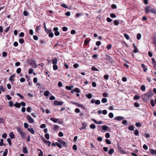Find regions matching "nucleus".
I'll use <instances>...</instances> for the list:
<instances>
[{
    "label": "nucleus",
    "instance_id": "obj_1",
    "mask_svg": "<svg viewBox=\"0 0 156 156\" xmlns=\"http://www.w3.org/2000/svg\"><path fill=\"white\" fill-rule=\"evenodd\" d=\"M154 94L152 91H148L143 96V101L144 102H147V100L151 98Z\"/></svg>",
    "mask_w": 156,
    "mask_h": 156
},
{
    "label": "nucleus",
    "instance_id": "obj_2",
    "mask_svg": "<svg viewBox=\"0 0 156 156\" xmlns=\"http://www.w3.org/2000/svg\"><path fill=\"white\" fill-rule=\"evenodd\" d=\"M144 10L145 13L146 14H148L149 13L156 14L155 9L150 5H147L144 8Z\"/></svg>",
    "mask_w": 156,
    "mask_h": 156
},
{
    "label": "nucleus",
    "instance_id": "obj_3",
    "mask_svg": "<svg viewBox=\"0 0 156 156\" xmlns=\"http://www.w3.org/2000/svg\"><path fill=\"white\" fill-rule=\"evenodd\" d=\"M27 62L28 65L34 68H37V66L35 62L32 59H28L27 61Z\"/></svg>",
    "mask_w": 156,
    "mask_h": 156
},
{
    "label": "nucleus",
    "instance_id": "obj_4",
    "mask_svg": "<svg viewBox=\"0 0 156 156\" xmlns=\"http://www.w3.org/2000/svg\"><path fill=\"white\" fill-rule=\"evenodd\" d=\"M16 129L17 131L20 133L21 136V137L22 138L24 139L25 138L24 136L25 134L24 133L22 129H21L19 127H17L16 128Z\"/></svg>",
    "mask_w": 156,
    "mask_h": 156
},
{
    "label": "nucleus",
    "instance_id": "obj_5",
    "mask_svg": "<svg viewBox=\"0 0 156 156\" xmlns=\"http://www.w3.org/2000/svg\"><path fill=\"white\" fill-rule=\"evenodd\" d=\"M52 64H53V69L54 70H56L58 69V67L56 65L57 62V59H53L52 61Z\"/></svg>",
    "mask_w": 156,
    "mask_h": 156
},
{
    "label": "nucleus",
    "instance_id": "obj_6",
    "mask_svg": "<svg viewBox=\"0 0 156 156\" xmlns=\"http://www.w3.org/2000/svg\"><path fill=\"white\" fill-rule=\"evenodd\" d=\"M57 141L58 142V143L61 145H62V147H67V145L66 143L65 142L63 141L60 138L58 139L57 140Z\"/></svg>",
    "mask_w": 156,
    "mask_h": 156
},
{
    "label": "nucleus",
    "instance_id": "obj_7",
    "mask_svg": "<svg viewBox=\"0 0 156 156\" xmlns=\"http://www.w3.org/2000/svg\"><path fill=\"white\" fill-rule=\"evenodd\" d=\"M58 29L57 27H55L53 28V30L55 31V35L56 36H58L60 34V33L58 31Z\"/></svg>",
    "mask_w": 156,
    "mask_h": 156
},
{
    "label": "nucleus",
    "instance_id": "obj_8",
    "mask_svg": "<svg viewBox=\"0 0 156 156\" xmlns=\"http://www.w3.org/2000/svg\"><path fill=\"white\" fill-rule=\"evenodd\" d=\"M106 63L107 64H112L114 63L113 59H105Z\"/></svg>",
    "mask_w": 156,
    "mask_h": 156
},
{
    "label": "nucleus",
    "instance_id": "obj_9",
    "mask_svg": "<svg viewBox=\"0 0 156 156\" xmlns=\"http://www.w3.org/2000/svg\"><path fill=\"white\" fill-rule=\"evenodd\" d=\"M63 102L62 101H58L55 100L54 101V104L55 105H61L63 104Z\"/></svg>",
    "mask_w": 156,
    "mask_h": 156
},
{
    "label": "nucleus",
    "instance_id": "obj_10",
    "mask_svg": "<svg viewBox=\"0 0 156 156\" xmlns=\"http://www.w3.org/2000/svg\"><path fill=\"white\" fill-rule=\"evenodd\" d=\"M119 151L122 154H124L125 153L124 150L122 149V147L120 146H118V147Z\"/></svg>",
    "mask_w": 156,
    "mask_h": 156
},
{
    "label": "nucleus",
    "instance_id": "obj_11",
    "mask_svg": "<svg viewBox=\"0 0 156 156\" xmlns=\"http://www.w3.org/2000/svg\"><path fill=\"white\" fill-rule=\"evenodd\" d=\"M124 119V117L121 116H117L114 118V120L118 121H121L123 120Z\"/></svg>",
    "mask_w": 156,
    "mask_h": 156
},
{
    "label": "nucleus",
    "instance_id": "obj_12",
    "mask_svg": "<svg viewBox=\"0 0 156 156\" xmlns=\"http://www.w3.org/2000/svg\"><path fill=\"white\" fill-rule=\"evenodd\" d=\"M27 119L30 123H32L34 122V119L31 118L30 116V115H28L27 116Z\"/></svg>",
    "mask_w": 156,
    "mask_h": 156
},
{
    "label": "nucleus",
    "instance_id": "obj_13",
    "mask_svg": "<svg viewBox=\"0 0 156 156\" xmlns=\"http://www.w3.org/2000/svg\"><path fill=\"white\" fill-rule=\"evenodd\" d=\"M51 145L54 147L56 145H57L58 147L60 148H62V145L59 144L58 143L56 142V143H53L51 144Z\"/></svg>",
    "mask_w": 156,
    "mask_h": 156
},
{
    "label": "nucleus",
    "instance_id": "obj_14",
    "mask_svg": "<svg viewBox=\"0 0 156 156\" xmlns=\"http://www.w3.org/2000/svg\"><path fill=\"white\" fill-rule=\"evenodd\" d=\"M149 151L152 155H154L156 156V149L154 150L153 149H151L149 150Z\"/></svg>",
    "mask_w": 156,
    "mask_h": 156
},
{
    "label": "nucleus",
    "instance_id": "obj_15",
    "mask_svg": "<svg viewBox=\"0 0 156 156\" xmlns=\"http://www.w3.org/2000/svg\"><path fill=\"white\" fill-rule=\"evenodd\" d=\"M43 141L46 144H47L49 147H50V144H51V142H50L49 141L46 140L44 138H43Z\"/></svg>",
    "mask_w": 156,
    "mask_h": 156
},
{
    "label": "nucleus",
    "instance_id": "obj_16",
    "mask_svg": "<svg viewBox=\"0 0 156 156\" xmlns=\"http://www.w3.org/2000/svg\"><path fill=\"white\" fill-rule=\"evenodd\" d=\"M80 90L78 88H76L73 90H71V92L72 93H73L74 92H76L77 93H79L80 92Z\"/></svg>",
    "mask_w": 156,
    "mask_h": 156
},
{
    "label": "nucleus",
    "instance_id": "obj_17",
    "mask_svg": "<svg viewBox=\"0 0 156 156\" xmlns=\"http://www.w3.org/2000/svg\"><path fill=\"white\" fill-rule=\"evenodd\" d=\"M141 66L144 70V71L146 72L147 70V68L146 67L144 63L142 64H141Z\"/></svg>",
    "mask_w": 156,
    "mask_h": 156
},
{
    "label": "nucleus",
    "instance_id": "obj_18",
    "mask_svg": "<svg viewBox=\"0 0 156 156\" xmlns=\"http://www.w3.org/2000/svg\"><path fill=\"white\" fill-rule=\"evenodd\" d=\"M133 46L134 49V50L133 51V52L134 53H137L138 51V48H137L136 46H135V45L134 43L133 44Z\"/></svg>",
    "mask_w": 156,
    "mask_h": 156
},
{
    "label": "nucleus",
    "instance_id": "obj_19",
    "mask_svg": "<svg viewBox=\"0 0 156 156\" xmlns=\"http://www.w3.org/2000/svg\"><path fill=\"white\" fill-rule=\"evenodd\" d=\"M15 76V74H13L11 75L9 78V81H10L11 82L14 81V80H13L12 78H13Z\"/></svg>",
    "mask_w": 156,
    "mask_h": 156
},
{
    "label": "nucleus",
    "instance_id": "obj_20",
    "mask_svg": "<svg viewBox=\"0 0 156 156\" xmlns=\"http://www.w3.org/2000/svg\"><path fill=\"white\" fill-rule=\"evenodd\" d=\"M152 43L154 44L155 46H156V37H153L152 40Z\"/></svg>",
    "mask_w": 156,
    "mask_h": 156
},
{
    "label": "nucleus",
    "instance_id": "obj_21",
    "mask_svg": "<svg viewBox=\"0 0 156 156\" xmlns=\"http://www.w3.org/2000/svg\"><path fill=\"white\" fill-rule=\"evenodd\" d=\"M14 106L17 108H19L21 106V105L20 103L18 102H16V103L14 104Z\"/></svg>",
    "mask_w": 156,
    "mask_h": 156
},
{
    "label": "nucleus",
    "instance_id": "obj_22",
    "mask_svg": "<svg viewBox=\"0 0 156 156\" xmlns=\"http://www.w3.org/2000/svg\"><path fill=\"white\" fill-rule=\"evenodd\" d=\"M50 120L55 123H57L58 122L59 119L57 118H51Z\"/></svg>",
    "mask_w": 156,
    "mask_h": 156
},
{
    "label": "nucleus",
    "instance_id": "obj_23",
    "mask_svg": "<svg viewBox=\"0 0 156 156\" xmlns=\"http://www.w3.org/2000/svg\"><path fill=\"white\" fill-rule=\"evenodd\" d=\"M82 126V127H80V130H82L83 129H86V125L85 123H83Z\"/></svg>",
    "mask_w": 156,
    "mask_h": 156
},
{
    "label": "nucleus",
    "instance_id": "obj_24",
    "mask_svg": "<svg viewBox=\"0 0 156 156\" xmlns=\"http://www.w3.org/2000/svg\"><path fill=\"white\" fill-rule=\"evenodd\" d=\"M27 130L29 132H30L32 134H34V131L33 128H28Z\"/></svg>",
    "mask_w": 156,
    "mask_h": 156
},
{
    "label": "nucleus",
    "instance_id": "obj_25",
    "mask_svg": "<svg viewBox=\"0 0 156 156\" xmlns=\"http://www.w3.org/2000/svg\"><path fill=\"white\" fill-rule=\"evenodd\" d=\"M23 152L25 154H27L28 153V150L26 147H24L23 148Z\"/></svg>",
    "mask_w": 156,
    "mask_h": 156
},
{
    "label": "nucleus",
    "instance_id": "obj_26",
    "mask_svg": "<svg viewBox=\"0 0 156 156\" xmlns=\"http://www.w3.org/2000/svg\"><path fill=\"white\" fill-rule=\"evenodd\" d=\"M9 136L11 138L13 139L15 137V135L12 132H11L9 134Z\"/></svg>",
    "mask_w": 156,
    "mask_h": 156
},
{
    "label": "nucleus",
    "instance_id": "obj_27",
    "mask_svg": "<svg viewBox=\"0 0 156 156\" xmlns=\"http://www.w3.org/2000/svg\"><path fill=\"white\" fill-rule=\"evenodd\" d=\"M119 20H115L114 21V23L115 25L117 26L119 24Z\"/></svg>",
    "mask_w": 156,
    "mask_h": 156
},
{
    "label": "nucleus",
    "instance_id": "obj_28",
    "mask_svg": "<svg viewBox=\"0 0 156 156\" xmlns=\"http://www.w3.org/2000/svg\"><path fill=\"white\" fill-rule=\"evenodd\" d=\"M73 87V85H71L70 86H66V88L69 90H70Z\"/></svg>",
    "mask_w": 156,
    "mask_h": 156
},
{
    "label": "nucleus",
    "instance_id": "obj_29",
    "mask_svg": "<svg viewBox=\"0 0 156 156\" xmlns=\"http://www.w3.org/2000/svg\"><path fill=\"white\" fill-rule=\"evenodd\" d=\"M114 152V149L113 148H111L108 151V153L109 154L112 155Z\"/></svg>",
    "mask_w": 156,
    "mask_h": 156
},
{
    "label": "nucleus",
    "instance_id": "obj_30",
    "mask_svg": "<svg viewBox=\"0 0 156 156\" xmlns=\"http://www.w3.org/2000/svg\"><path fill=\"white\" fill-rule=\"evenodd\" d=\"M72 104H74L76 106L80 108V106H81V104H79L77 102H73L72 103Z\"/></svg>",
    "mask_w": 156,
    "mask_h": 156
},
{
    "label": "nucleus",
    "instance_id": "obj_31",
    "mask_svg": "<svg viewBox=\"0 0 156 156\" xmlns=\"http://www.w3.org/2000/svg\"><path fill=\"white\" fill-rule=\"evenodd\" d=\"M134 127L133 125H131L128 127V129L131 131H133L134 130Z\"/></svg>",
    "mask_w": 156,
    "mask_h": 156
},
{
    "label": "nucleus",
    "instance_id": "obj_32",
    "mask_svg": "<svg viewBox=\"0 0 156 156\" xmlns=\"http://www.w3.org/2000/svg\"><path fill=\"white\" fill-rule=\"evenodd\" d=\"M141 37V34L140 33H138L136 35V39L138 40H140Z\"/></svg>",
    "mask_w": 156,
    "mask_h": 156
},
{
    "label": "nucleus",
    "instance_id": "obj_33",
    "mask_svg": "<svg viewBox=\"0 0 156 156\" xmlns=\"http://www.w3.org/2000/svg\"><path fill=\"white\" fill-rule=\"evenodd\" d=\"M124 36L125 37L127 40H129V35L127 34L124 33Z\"/></svg>",
    "mask_w": 156,
    "mask_h": 156
},
{
    "label": "nucleus",
    "instance_id": "obj_34",
    "mask_svg": "<svg viewBox=\"0 0 156 156\" xmlns=\"http://www.w3.org/2000/svg\"><path fill=\"white\" fill-rule=\"evenodd\" d=\"M107 99L105 98H103L102 99L101 102L102 103H105L107 102Z\"/></svg>",
    "mask_w": 156,
    "mask_h": 156
},
{
    "label": "nucleus",
    "instance_id": "obj_35",
    "mask_svg": "<svg viewBox=\"0 0 156 156\" xmlns=\"http://www.w3.org/2000/svg\"><path fill=\"white\" fill-rule=\"evenodd\" d=\"M23 14L25 16H28L29 15V13L26 10H25L23 11Z\"/></svg>",
    "mask_w": 156,
    "mask_h": 156
},
{
    "label": "nucleus",
    "instance_id": "obj_36",
    "mask_svg": "<svg viewBox=\"0 0 156 156\" xmlns=\"http://www.w3.org/2000/svg\"><path fill=\"white\" fill-rule=\"evenodd\" d=\"M90 128L94 129L96 128V126L94 124H91L90 126Z\"/></svg>",
    "mask_w": 156,
    "mask_h": 156
},
{
    "label": "nucleus",
    "instance_id": "obj_37",
    "mask_svg": "<svg viewBox=\"0 0 156 156\" xmlns=\"http://www.w3.org/2000/svg\"><path fill=\"white\" fill-rule=\"evenodd\" d=\"M59 128V126L57 125H55L53 126V129L55 130L58 129Z\"/></svg>",
    "mask_w": 156,
    "mask_h": 156
},
{
    "label": "nucleus",
    "instance_id": "obj_38",
    "mask_svg": "<svg viewBox=\"0 0 156 156\" xmlns=\"http://www.w3.org/2000/svg\"><path fill=\"white\" fill-rule=\"evenodd\" d=\"M108 127L104 125L102 127V129L103 130L105 131L108 129Z\"/></svg>",
    "mask_w": 156,
    "mask_h": 156
},
{
    "label": "nucleus",
    "instance_id": "obj_39",
    "mask_svg": "<svg viewBox=\"0 0 156 156\" xmlns=\"http://www.w3.org/2000/svg\"><path fill=\"white\" fill-rule=\"evenodd\" d=\"M134 134L135 135H136L137 136H139V131L137 129L135 130L134 131Z\"/></svg>",
    "mask_w": 156,
    "mask_h": 156
},
{
    "label": "nucleus",
    "instance_id": "obj_40",
    "mask_svg": "<svg viewBox=\"0 0 156 156\" xmlns=\"http://www.w3.org/2000/svg\"><path fill=\"white\" fill-rule=\"evenodd\" d=\"M50 94V92L48 90H47L45 91L44 93V95L46 96H48Z\"/></svg>",
    "mask_w": 156,
    "mask_h": 156
},
{
    "label": "nucleus",
    "instance_id": "obj_41",
    "mask_svg": "<svg viewBox=\"0 0 156 156\" xmlns=\"http://www.w3.org/2000/svg\"><path fill=\"white\" fill-rule=\"evenodd\" d=\"M61 6L63 7V8H66V9H68V7L67 6V5L64 4V3H63L62 4H61Z\"/></svg>",
    "mask_w": 156,
    "mask_h": 156
},
{
    "label": "nucleus",
    "instance_id": "obj_42",
    "mask_svg": "<svg viewBox=\"0 0 156 156\" xmlns=\"http://www.w3.org/2000/svg\"><path fill=\"white\" fill-rule=\"evenodd\" d=\"M141 90L143 91H144L146 89V87L144 85H142L141 87Z\"/></svg>",
    "mask_w": 156,
    "mask_h": 156
},
{
    "label": "nucleus",
    "instance_id": "obj_43",
    "mask_svg": "<svg viewBox=\"0 0 156 156\" xmlns=\"http://www.w3.org/2000/svg\"><path fill=\"white\" fill-rule=\"evenodd\" d=\"M91 69L94 71H98L99 70L97 69L96 68L94 67H92L91 68Z\"/></svg>",
    "mask_w": 156,
    "mask_h": 156
},
{
    "label": "nucleus",
    "instance_id": "obj_44",
    "mask_svg": "<svg viewBox=\"0 0 156 156\" xmlns=\"http://www.w3.org/2000/svg\"><path fill=\"white\" fill-rule=\"evenodd\" d=\"M109 117L110 118H112L113 117L114 115L112 113L110 112L108 114Z\"/></svg>",
    "mask_w": 156,
    "mask_h": 156
},
{
    "label": "nucleus",
    "instance_id": "obj_45",
    "mask_svg": "<svg viewBox=\"0 0 156 156\" xmlns=\"http://www.w3.org/2000/svg\"><path fill=\"white\" fill-rule=\"evenodd\" d=\"M110 16L112 18H115L116 17V15L113 13H111L110 14Z\"/></svg>",
    "mask_w": 156,
    "mask_h": 156
},
{
    "label": "nucleus",
    "instance_id": "obj_46",
    "mask_svg": "<svg viewBox=\"0 0 156 156\" xmlns=\"http://www.w3.org/2000/svg\"><path fill=\"white\" fill-rule=\"evenodd\" d=\"M44 136L46 139L48 140L49 139V135L48 133L45 134Z\"/></svg>",
    "mask_w": 156,
    "mask_h": 156
},
{
    "label": "nucleus",
    "instance_id": "obj_47",
    "mask_svg": "<svg viewBox=\"0 0 156 156\" xmlns=\"http://www.w3.org/2000/svg\"><path fill=\"white\" fill-rule=\"evenodd\" d=\"M140 96H139L138 95H136L134 96L133 99L135 100H138L140 99Z\"/></svg>",
    "mask_w": 156,
    "mask_h": 156
},
{
    "label": "nucleus",
    "instance_id": "obj_48",
    "mask_svg": "<svg viewBox=\"0 0 156 156\" xmlns=\"http://www.w3.org/2000/svg\"><path fill=\"white\" fill-rule=\"evenodd\" d=\"M4 122V120L3 118L2 117H0V124L3 123Z\"/></svg>",
    "mask_w": 156,
    "mask_h": 156
},
{
    "label": "nucleus",
    "instance_id": "obj_49",
    "mask_svg": "<svg viewBox=\"0 0 156 156\" xmlns=\"http://www.w3.org/2000/svg\"><path fill=\"white\" fill-rule=\"evenodd\" d=\"M19 41L21 44H23L24 42V39L23 38H20Z\"/></svg>",
    "mask_w": 156,
    "mask_h": 156
},
{
    "label": "nucleus",
    "instance_id": "obj_50",
    "mask_svg": "<svg viewBox=\"0 0 156 156\" xmlns=\"http://www.w3.org/2000/svg\"><path fill=\"white\" fill-rule=\"evenodd\" d=\"M34 70L32 68H30L29 69L28 73L29 74H32Z\"/></svg>",
    "mask_w": 156,
    "mask_h": 156
},
{
    "label": "nucleus",
    "instance_id": "obj_51",
    "mask_svg": "<svg viewBox=\"0 0 156 156\" xmlns=\"http://www.w3.org/2000/svg\"><path fill=\"white\" fill-rule=\"evenodd\" d=\"M16 95L17 96H19L20 98H21V99H23L24 98V97L23 95H21L19 93H17Z\"/></svg>",
    "mask_w": 156,
    "mask_h": 156
},
{
    "label": "nucleus",
    "instance_id": "obj_52",
    "mask_svg": "<svg viewBox=\"0 0 156 156\" xmlns=\"http://www.w3.org/2000/svg\"><path fill=\"white\" fill-rule=\"evenodd\" d=\"M135 125L136 126L138 127H140L141 126V124L140 122H136L135 123Z\"/></svg>",
    "mask_w": 156,
    "mask_h": 156
},
{
    "label": "nucleus",
    "instance_id": "obj_53",
    "mask_svg": "<svg viewBox=\"0 0 156 156\" xmlns=\"http://www.w3.org/2000/svg\"><path fill=\"white\" fill-rule=\"evenodd\" d=\"M152 107H154L155 105L154 101L153 100H151L150 101Z\"/></svg>",
    "mask_w": 156,
    "mask_h": 156
},
{
    "label": "nucleus",
    "instance_id": "obj_54",
    "mask_svg": "<svg viewBox=\"0 0 156 156\" xmlns=\"http://www.w3.org/2000/svg\"><path fill=\"white\" fill-rule=\"evenodd\" d=\"M3 139H2L0 140V146H2L3 145H4L5 146V144H3Z\"/></svg>",
    "mask_w": 156,
    "mask_h": 156
},
{
    "label": "nucleus",
    "instance_id": "obj_55",
    "mask_svg": "<svg viewBox=\"0 0 156 156\" xmlns=\"http://www.w3.org/2000/svg\"><path fill=\"white\" fill-rule=\"evenodd\" d=\"M95 104L97 105H99L100 104V101L99 100H97L95 101Z\"/></svg>",
    "mask_w": 156,
    "mask_h": 156
},
{
    "label": "nucleus",
    "instance_id": "obj_56",
    "mask_svg": "<svg viewBox=\"0 0 156 156\" xmlns=\"http://www.w3.org/2000/svg\"><path fill=\"white\" fill-rule=\"evenodd\" d=\"M105 137L107 138H109L110 137V134L108 133H106L105 134Z\"/></svg>",
    "mask_w": 156,
    "mask_h": 156
},
{
    "label": "nucleus",
    "instance_id": "obj_57",
    "mask_svg": "<svg viewBox=\"0 0 156 156\" xmlns=\"http://www.w3.org/2000/svg\"><path fill=\"white\" fill-rule=\"evenodd\" d=\"M105 142L106 143L108 144H111V142L108 139H106L105 140Z\"/></svg>",
    "mask_w": 156,
    "mask_h": 156
},
{
    "label": "nucleus",
    "instance_id": "obj_58",
    "mask_svg": "<svg viewBox=\"0 0 156 156\" xmlns=\"http://www.w3.org/2000/svg\"><path fill=\"white\" fill-rule=\"evenodd\" d=\"M7 141L9 145H11L12 144L11 140L10 138H8L7 139Z\"/></svg>",
    "mask_w": 156,
    "mask_h": 156
},
{
    "label": "nucleus",
    "instance_id": "obj_59",
    "mask_svg": "<svg viewBox=\"0 0 156 156\" xmlns=\"http://www.w3.org/2000/svg\"><path fill=\"white\" fill-rule=\"evenodd\" d=\"M2 136L3 138L5 139L7 137V134L6 133H4L2 134Z\"/></svg>",
    "mask_w": 156,
    "mask_h": 156
},
{
    "label": "nucleus",
    "instance_id": "obj_60",
    "mask_svg": "<svg viewBox=\"0 0 156 156\" xmlns=\"http://www.w3.org/2000/svg\"><path fill=\"white\" fill-rule=\"evenodd\" d=\"M96 44L97 46H99L101 45V42L100 41H98L96 42Z\"/></svg>",
    "mask_w": 156,
    "mask_h": 156
},
{
    "label": "nucleus",
    "instance_id": "obj_61",
    "mask_svg": "<svg viewBox=\"0 0 156 156\" xmlns=\"http://www.w3.org/2000/svg\"><path fill=\"white\" fill-rule=\"evenodd\" d=\"M106 20L108 22H111L112 21V19H111L109 17H107L106 18Z\"/></svg>",
    "mask_w": 156,
    "mask_h": 156
},
{
    "label": "nucleus",
    "instance_id": "obj_62",
    "mask_svg": "<svg viewBox=\"0 0 156 156\" xmlns=\"http://www.w3.org/2000/svg\"><path fill=\"white\" fill-rule=\"evenodd\" d=\"M32 108L30 107H28L27 108V111L29 112H30Z\"/></svg>",
    "mask_w": 156,
    "mask_h": 156
},
{
    "label": "nucleus",
    "instance_id": "obj_63",
    "mask_svg": "<svg viewBox=\"0 0 156 156\" xmlns=\"http://www.w3.org/2000/svg\"><path fill=\"white\" fill-rule=\"evenodd\" d=\"M9 105L10 107H12L13 105V103L12 101H10L9 102Z\"/></svg>",
    "mask_w": 156,
    "mask_h": 156
},
{
    "label": "nucleus",
    "instance_id": "obj_64",
    "mask_svg": "<svg viewBox=\"0 0 156 156\" xmlns=\"http://www.w3.org/2000/svg\"><path fill=\"white\" fill-rule=\"evenodd\" d=\"M25 79L23 77L21 78L20 79V82L23 83L25 81Z\"/></svg>",
    "mask_w": 156,
    "mask_h": 156
}]
</instances>
